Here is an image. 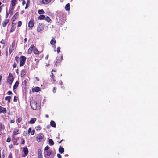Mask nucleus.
<instances>
[{
    "label": "nucleus",
    "instance_id": "nucleus-1",
    "mask_svg": "<svg viewBox=\"0 0 158 158\" xmlns=\"http://www.w3.org/2000/svg\"><path fill=\"white\" fill-rule=\"evenodd\" d=\"M26 58L25 56H21L20 58V64L19 66H23L26 60Z\"/></svg>",
    "mask_w": 158,
    "mask_h": 158
},
{
    "label": "nucleus",
    "instance_id": "nucleus-2",
    "mask_svg": "<svg viewBox=\"0 0 158 158\" xmlns=\"http://www.w3.org/2000/svg\"><path fill=\"white\" fill-rule=\"evenodd\" d=\"M30 104L33 110H35L37 109V102L36 101L33 100L31 101L30 102Z\"/></svg>",
    "mask_w": 158,
    "mask_h": 158
},
{
    "label": "nucleus",
    "instance_id": "nucleus-3",
    "mask_svg": "<svg viewBox=\"0 0 158 158\" xmlns=\"http://www.w3.org/2000/svg\"><path fill=\"white\" fill-rule=\"evenodd\" d=\"M14 80L13 77L11 73H10L7 77V82L10 85L12 84Z\"/></svg>",
    "mask_w": 158,
    "mask_h": 158
},
{
    "label": "nucleus",
    "instance_id": "nucleus-4",
    "mask_svg": "<svg viewBox=\"0 0 158 158\" xmlns=\"http://www.w3.org/2000/svg\"><path fill=\"white\" fill-rule=\"evenodd\" d=\"M44 136L42 133H40L38 134L36 137L37 141L38 142L41 141Z\"/></svg>",
    "mask_w": 158,
    "mask_h": 158
},
{
    "label": "nucleus",
    "instance_id": "nucleus-5",
    "mask_svg": "<svg viewBox=\"0 0 158 158\" xmlns=\"http://www.w3.org/2000/svg\"><path fill=\"white\" fill-rule=\"evenodd\" d=\"M44 29V24L39 23L37 28V31L39 32H41Z\"/></svg>",
    "mask_w": 158,
    "mask_h": 158
},
{
    "label": "nucleus",
    "instance_id": "nucleus-6",
    "mask_svg": "<svg viewBox=\"0 0 158 158\" xmlns=\"http://www.w3.org/2000/svg\"><path fill=\"white\" fill-rule=\"evenodd\" d=\"M56 71L55 70L53 69L51 71V74L50 75V77L52 79L53 81L55 82L56 81L55 79V75L56 74Z\"/></svg>",
    "mask_w": 158,
    "mask_h": 158
},
{
    "label": "nucleus",
    "instance_id": "nucleus-7",
    "mask_svg": "<svg viewBox=\"0 0 158 158\" xmlns=\"http://www.w3.org/2000/svg\"><path fill=\"white\" fill-rule=\"evenodd\" d=\"M63 59V56L62 55L60 57H57L56 59V61L55 63V64L56 66L60 64L61 63L62 60Z\"/></svg>",
    "mask_w": 158,
    "mask_h": 158
},
{
    "label": "nucleus",
    "instance_id": "nucleus-8",
    "mask_svg": "<svg viewBox=\"0 0 158 158\" xmlns=\"http://www.w3.org/2000/svg\"><path fill=\"white\" fill-rule=\"evenodd\" d=\"M34 21L33 19H31L28 23V27L31 29L34 26Z\"/></svg>",
    "mask_w": 158,
    "mask_h": 158
},
{
    "label": "nucleus",
    "instance_id": "nucleus-9",
    "mask_svg": "<svg viewBox=\"0 0 158 158\" xmlns=\"http://www.w3.org/2000/svg\"><path fill=\"white\" fill-rule=\"evenodd\" d=\"M52 0H40V2L42 4L47 5Z\"/></svg>",
    "mask_w": 158,
    "mask_h": 158
},
{
    "label": "nucleus",
    "instance_id": "nucleus-10",
    "mask_svg": "<svg viewBox=\"0 0 158 158\" xmlns=\"http://www.w3.org/2000/svg\"><path fill=\"white\" fill-rule=\"evenodd\" d=\"M15 49L14 44L13 43L11 45H10L9 48V54H10Z\"/></svg>",
    "mask_w": 158,
    "mask_h": 158
},
{
    "label": "nucleus",
    "instance_id": "nucleus-11",
    "mask_svg": "<svg viewBox=\"0 0 158 158\" xmlns=\"http://www.w3.org/2000/svg\"><path fill=\"white\" fill-rule=\"evenodd\" d=\"M16 23L12 22L11 24V27L10 30V32H13L16 28V27L15 26Z\"/></svg>",
    "mask_w": 158,
    "mask_h": 158
},
{
    "label": "nucleus",
    "instance_id": "nucleus-12",
    "mask_svg": "<svg viewBox=\"0 0 158 158\" xmlns=\"http://www.w3.org/2000/svg\"><path fill=\"white\" fill-rule=\"evenodd\" d=\"M9 19H5L2 23V26L3 27H5L9 23Z\"/></svg>",
    "mask_w": 158,
    "mask_h": 158
},
{
    "label": "nucleus",
    "instance_id": "nucleus-13",
    "mask_svg": "<svg viewBox=\"0 0 158 158\" xmlns=\"http://www.w3.org/2000/svg\"><path fill=\"white\" fill-rule=\"evenodd\" d=\"M34 48L35 47L34 45L33 44L31 45L28 50V53L29 54H31L33 50H34Z\"/></svg>",
    "mask_w": 158,
    "mask_h": 158
},
{
    "label": "nucleus",
    "instance_id": "nucleus-14",
    "mask_svg": "<svg viewBox=\"0 0 158 158\" xmlns=\"http://www.w3.org/2000/svg\"><path fill=\"white\" fill-rule=\"evenodd\" d=\"M6 112V108L0 106V113H2L3 114H5Z\"/></svg>",
    "mask_w": 158,
    "mask_h": 158
},
{
    "label": "nucleus",
    "instance_id": "nucleus-15",
    "mask_svg": "<svg viewBox=\"0 0 158 158\" xmlns=\"http://www.w3.org/2000/svg\"><path fill=\"white\" fill-rule=\"evenodd\" d=\"M36 118H31L28 123L30 124H33L36 121Z\"/></svg>",
    "mask_w": 158,
    "mask_h": 158
},
{
    "label": "nucleus",
    "instance_id": "nucleus-16",
    "mask_svg": "<svg viewBox=\"0 0 158 158\" xmlns=\"http://www.w3.org/2000/svg\"><path fill=\"white\" fill-rule=\"evenodd\" d=\"M19 133V130L16 128L15 129L13 132L12 136L13 135H16Z\"/></svg>",
    "mask_w": 158,
    "mask_h": 158
},
{
    "label": "nucleus",
    "instance_id": "nucleus-17",
    "mask_svg": "<svg viewBox=\"0 0 158 158\" xmlns=\"http://www.w3.org/2000/svg\"><path fill=\"white\" fill-rule=\"evenodd\" d=\"M56 43V40L55 38H53L50 41V44L53 47L55 46V44Z\"/></svg>",
    "mask_w": 158,
    "mask_h": 158
},
{
    "label": "nucleus",
    "instance_id": "nucleus-18",
    "mask_svg": "<svg viewBox=\"0 0 158 158\" xmlns=\"http://www.w3.org/2000/svg\"><path fill=\"white\" fill-rule=\"evenodd\" d=\"M33 53L35 54L38 55V56H39L41 53V52H39L38 49L36 48L35 47L33 50Z\"/></svg>",
    "mask_w": 158,
    "mask_h": 158
},
{
    "label": "nucleus",
    "instance_id": "nucleus-19",
    "mask_svg": "<svg viewBox=\"0 0 158 158\" xmlns=\"http://www.w3.org/2000/svg\"><path fill=\"white\" fill-rule=\"evenodd\" d=\"M19 15V13L17 12L13 16L12 20L13 22L15 21L16 20V19L18 17Z\"/></svg>",
    "mask_w": 158,
    "mask_h": 158
},
{
    "label": "nucleus",
    "instance_id": "nucleus-20",
    "mask_svg": "<svg viewBox=\"0 0 158 158\" xmlns=\"http://www.w3.org/2000/svg\"><path fill=\"white\" fill-rule=\"evenodd\" d=\"M23 151L24 152V154L27 155L28 154V150L27 148V147H25L23 148Z\"/></svg>",
    "mask_w": 158,
    "mask_h": 158
},
{
    "label": "nucleus",
    "instance_id": "nucleus-21",
    "mask_svg": "<svg viewBox=\"0 0 158 158\" xmlns=\"http://www.w3.org/2000/svg\"><path fill=\"white\" fill-rule=\"evenodd\" d=\"M12 97L10 96H6L5 98V99L6 101H8V103H10V99H11Z\"/></svg>",
    "mask_w": 158,
    "mask_h": 158
},
{
    "label": "nucleus",
    "instance_id": "nucleus-22",
    "mask_svg": "<svg viewBox=\"0 0 158 158\" xmlns=\"http://www.w3.org/2000/svg\"><path fill=\"white\" fill-rule=\"evenodd\" d=\"M32 90L33 92L35 91L36 92H38L41 91V89L38 87H36L32 89Z\"/></svg>",
    "mask_w": 158,
    "mask_h": 158
},
{
    "label": "nucleus",
    "instance_id": "nucleus-23",
    "mask_svg": "<svg viewBox=\"0 0 158 158\" xmlns=\"http://www.w3.org/2000/svg\"><path fill=\"white\" fill-rule=\"evenodd\" d=\"M26 71L25 70H22L21 71V77H23L26 75Z\"/></svg>",
    "mask_w": 158,
    "mask_h": 158
},
{
    "label": "nucleus",
    "instance_id": "nucleus-24",
    "mask_svg": "<svg viewBox=\"0 0 158 158\" xmlns=\"http://www.w3.org/2000/svg\"><path fill=\"white\" fill-rule=\"evenodd\" d=\"M19 82L18 81H16L15 83L14 84V86L13 87V90L16 89L17 87H18V86L19 85Z\"/></svg>",
    "mask_w": 158,
    "mask_h": 158
},
{
    "label": "nucleus",
    "instance_id": "nucleus-25",
    "mask_svg": "<svg viewBox=\"0 0 158 158\" xmlns=\"http://www.w3.org/2000/svg\"><path fill=\"white\" fill-rule=\"evenodd\" d=\"M50 124L51 126L52 127H56V124L55 122L52 120L50 123Z\"/></svg>",
    "mask_w": 158,
    "mask_h": 158
},
{
    "label": "nucleus",
    "instance_id": "nucleus-26",
    "mask_svg": "<svg viewBox=\"0 0 158 158\" xmlns=\"http://www.w3.org/2000/svg\"><path fill=\"white\" fill-rule=\"evenodd\" d=\"M59 151L60 153L62 154L64 152V149L61 146H60L59 149Z\"/></svg>",
    "mask_w": 158,
    "mask_h": 158
},
{
    "label": "nucleus",
    "instance_id": "nucleus-27",
    "mask_svg": "<svg viewBox=\"0 0 158 158\" xmlns=\"http://www.w3.org/2000/svg\"><path fill=\"white\" fill-rule=\"evenodd\" d=\"M17 0H11V4L12 6H14L16 4Z\"/></svg>",
    "mask_w": 158,
    "mask_h": 158
},
{
    "label": "nucleus",
    "instance_id": "nucleus-28",
    "mask_svg": "<svg viewBox=\"0 0 158 158\" xmlns=\"http://www.w3.org/2000/svg\"><path fill=\"white\" fill-rule=\"evenodd\" d=\"M65 9L66 11H69L70 10V4L67 3L65 6Z\"/></svg>",
    "mask_w": 158,
    "mask_h": 158
},
{
    "label": "nucleus",
    "instance_id": "nucleus-29",
    "mask_svg": "<svg viewBox=\"0 0 158 158\" xmlns=\"http://www.w3.org/2000/svg\"><path fill=\"white\" fill-rule=\"evenodd\" d=\"M45 16L44 15H40L38 17V19L40 20H42L44 19Z\"/></svg>",
    "mask_w": 158,
    "mask_h": 158
},
{
    "label": "nucleus",
    "instance_id": "nucleus-30",
    "mask_svg": "<svg viewBox=\"0 0 158 158\" xmlns=\"http://www.w3.org/2000/svg\"><path fill=\"white\" fill-rule=\"evenodd\" d=\"M49 143L50 145H53L54 144V143L53 140L50 139L49 140Z\"/></svg>",
    "mask_w": 158,
    "mask_h": 158
},
{
    "label": "nucleus",
    "instance_id": "nucleus-31",
    "mask_svg": "<svg viewBox=\"0 0 158 158\" xmlns=\"http://www.w3.org/2000/svg\"><path fill=\"white\" fill-rule=\"evenodd\" d=\"M5 128V126L4 125H2V123L0 122V130L2 131Z\"/></svg>",
    "mask_w": 158,
    "mask_h": 158
},
{
    "label": "nucleus",
    "instance_id": "nucleus-32",
    "mask_svg": "<svg viewBox=\"0 0 158 158\" xmlns=\"http://www.w3.org/2000/svg\"><path fill=\"white\" fill-rule=\"evenodd\" d=\"M13 142V145H17L18 143H17V140L16 139H14L12 140Z\"/></svg>",
    "mask_w": 158,
    "mask_h": 158
},
{
    "label": "nucleus",
    "instance_id": "nucleus-33",
    "mask_svg": "<svg viewBox=\"0 0 158 158\" xmlns=\"http://www.w3.org/2000/svg\"><path fill=\"white\" fill-rule=\"evenodd\" d=\"M37 57H38L41 59L43 57V54H42L41 53L40 54V55L39 56H38V55H36V56Z\"/></svg>",
    "mask_w": 158,
    "mask_h": 158
},
{
    "label": "nucleus",
    "instance_id": "nucleus-34",
    "mask_svg": "<svg viewBox=\"0 0 158 158\" xmlns=\"http://www.w3.org/2000/svg\"><path fill=\"white\" fill-rule=\"evenodd\" d=\"M38 13L39 14H42L44 13V12L43 9L39 10L38 11Z\"/></svg>",
    "mask_w": 158,
    "mask_h": 158
},
{
    "label": "nucleus",
    "instance_id": "nucleus-35",
    "mask_svg": "<svg viewBox=\"0 0 158 158\" xmlns=\"http://www.w3.org/2000/svg\"><path fill=\"white\" fill-rule=\"evenodd\" d=\"M45 19L48 22H49L51 21L50 18L48 16H47L46 18H45Z\"/></svg>",
    "mask_w": 158,
    "mask_h": 158
},
{
    "label": "nucleus",
    "instance_id": "nucleus-36",
    "mask_svg": "<svg viewBox=\"0 0 158 158\" xmlns=\"http://www.w3.org/2000/svg\"><path fill=\"white\" fill-rule=\"evenodd\" d=\"M52 153V152L51 150L48 151L46 153V155L47 156H49Z\"/></svg>",
    "mask_w": 158,
    "mask_h": 158
},
{
    "label": "nucleus",
    "instance_id": "nucleus-37",
    "mask_svg": "<svg viewBox=\"0 0 158 158\" xmlns=\"http://www.w3.org/2000/svg\"><path fill=\"white\" fill-rule=\"evenodd\" d=\"M22 23L21 21H19L18 22V25H17L18 27H20L22 25Z\"/></svg>",
    "mask_w": 158,
    "mask_h": 158
},
{
    "label": "nucleus",
    "instance_id": "nucleus-38",
    "mask_svg": "<svg viewBox=\"0 0 158 158\" xmlns=\"http://www.w3.org/2000/svg\"><path fill=\"white\" fill-rule=\"evenodd\" d=\"M35 129L36 130H40L41 129V127L40 125H38L37 127H35Z\"/></svg>",
    "mask_w": 158,
    "mask_h": 158
},
{
    "label": "nucleus",
    "instance_id": "nucleus-39",
    "mask_svg": "<svg viewBox=\"0 0 158 158\" xmlns=\"http://www.w3.org/2000/svg\"><path fill=\"white\" fill-rule=\"evenodd\" d=\"M22 119L21 118H19L17 120V122L18 123H20L22 121Z\"/></svg>",
    "mask_w": 158,
    "mask_h": 158
},
{
    "label": "nucleus",
    "instance_id": "nucleus-40",
    "mask_svg": "<svg viewBox=\"0 0 158 158\" xmlns=\"http://www.w3.org/2000/svg\"><path fill=\"white\" fill-rule=\"evenodd\" d=\"M18 98L15 96H14L13 101L15 102H17Z\"/></svg>",
    "mask_w": 158,
    "mask_h": 158
},
{
    "label": "nucleus",
    "instance_id": "nucleus-41",
    "mask_svg": "<svg viewBox=\"0 0 158 158\" xmlns=\"http://www.w3.org/2000/svg\"><path fill=\"white\" fill-rule=\"evenodd\" d=\"M60 49H61V48L60 47H58L57 48V53H60Z\"/></svg>",
    "mask_w": 158,
    "mask_h": 158
},
{
    "label": "nucleus",
    "instance_id": "nucleus-42",
    "mask_svg": "<svg viewBox=\"0 0 158 158\" xmlns=\"http://www.w3.org/2000/svg\"><path fill=\"white\" fill-rule=\"evenodd\" d=\"M11 141V138L10 136L8 137L7 140H6V142H10Z\"/></svg>",
    "mask_w": 158,
    "mask_h": 158
},
{
    "label": "nucleus",
    "instance_id": "nucleus-43",
    "mask_svg": "<svg viewBox=\"0 0 158 158\" xmlns=\"http://www.w3.org/2000/svg\"><path fill=\"white\" fill-rule=\"evenodd\" d=\"M38 155L40 154H42V151L40 149H39L38 150Z\"/></svg>",
    "mask_w": 158,
    "mask_h": 158
},
{
    "label": "nucleus",
    "instance_id": "nucleus-44",
    "mask_svg": "<svg viewBox=\"0 0 158 158\" xmlns=\"http://www.w3.org/2000/svg\"><path fill=\"white\" fill-rule=\"evenodd\" d=\"M19 57H18L17 56H16L15 57V60L17 63H18L19 62Z\"/></svg>",
    "mask_w": 158,
    "mask_h": 158
},
{
    "label": "nucleus",
    "instance_id": "nucleus-45",
    "mask_svg": "<svg viewBox=\"0 0 158 158\" xmlns=\"http://www.w3.org/2000/svg\"><path fill=\"white\" fill-rule=\"evenodd\" d=\"M22 142H21V144H24L25 143V140L24 138H22L21 139Z\"/></svg>",
    "mask_w": 158,
    "mask_h": 158
},
{
    "label": "nucleus",
    "instance_id": "nucleus-46",
    "mask_svg": "<svg viewBox=\"0 0 158 158\" xmlns=\"http://www.w3.org/2000/svg\"><path fill=\"white\" fill-rule=\"evenodd\" d=\"M8 158H12V154L11 153H10L8 156Z\"/></svg>",
    "mask_w": 158,
    "mask_h": 158
},
{
    "label": "nucleus",
    "instance_id": "nucleus-47",
    "mask_svg": "<svg viewBox=\"0 0 158 158\" xmlns=\"http://www.w3.org/2000/svg\"><path fill=\"white\" fill-rule=\"evenodd\" d=\"M31 127L29 128L28 130L27 133L28 134H29L31 131Z\"/></svg>",
    "mask_w": 158,
    "mask_h": 158
},
{
    "label": "nucleus",
    "instance_id": "nucleus-48",
    "mask_svg": "<svg viewBox=\"0 0 158 158\" xmlns=\"http://www.w3.org/2000/svg\"><path fill=\"white\" fill-rule=\"evenodd\" d=\"M12 92L11 91H8L7 93V94H8V95H11V94H12Z\"/></svg>",
    "mask_w": 158,
    "mask_h": 158
},
{
    "label": "nucleus",
    "instance_id": "nucleus-49",
    "mask_svg": "<svg viewBox=\"0 0 158 158\" xmlns=\"http://www.w3.org/2000/svg\"><path fill=\"white\" fill-rule=\"evenodd\" d=\"M49 147L48 146V145H47L44 148V150H48V149H49Z\"/></svg>",
    "mask_w": 158,
    "mask_h": 158
},
{
    "label": "nucleus",
    "instance_id": "nucleus-50",
    "mask_svg": "<svg viewBox=\"0 0 158 158\" xmlns=\"http://www.w3.org/2000/svg\"><path fill=\"white\" fill-rule=\"evenodd\" d=\"M56 87H54L52 91L54 93H56Z\"/></svg>",
    "mask_w": 158,
    "mask_h": 158
},
{
    "label": "nucleus",
    "instance_id": "nucleus-51",
    "mask_svg": "<svg viewBox=\"0 0 158 158\" xmlns=\"http://www.w3.org/2000/svg\"><path fill=\"white\" fill-rule=\"evenodd\" d=\"M17 66L16 63L15 62H14V64L13 65V68H16Z\"/></svg>",
    "mask_w": 158,
    "mask_h": 158
},
{
    "label": "nucleus",
    "instance_id": "nucleus-52",
    "mask_svg": "<svg viewBox=\"0 0 158 158\" xmlns=\"http://www.w3.org/2000/svg\"><path fill=\"white\" fill-rule=\"evenodd\" d=\"M57 156L58 158H61L62 156L61 155L59 154H57Z\"/></svg>",
    "mask_w": 158,
    "mask_h": 158
},
{
    "label": "nucleus",
    "instance_id": "nucleus-53",
    "mask_svg": "<svg viewBox=\"0 0 158 158\" xmlns=\"http://www.w3.org/2000/svg\"><path fill=\"white\" fill-rule=\"evenodd\" d=\"M59 85H62L63 84V82L61 81H59Z\"/></svg>",
    "mask_w": 158,
    "mask_h": 158
},
{
    "label": "nucleus",
    "instance_id": "nucleus-54",
    "mask_svg": "<svg viewBox=\"0 0 158 158\" xmlns=\"http://www.w3.org/2000/svg\"><path fill=\"white\" fill-rule=\"evenodd\" d=\"M35 133V130H33L31 131V135H33Z\"/></svg>",
    "mask_w": 158,
    "mask_h": 158
},
{
    "label": "nucleus",
    "instance_id": "nucleus-55",
    "mask_svg": "<svg viewBox=\"0 0 158 158\" xmlns=\"http://www.w3.org/2000/svg\"><path fill=\"white\" fill-rule=\"evenodd\" d=\"M26 3L25 1L24 0H23L22 1V4L23 6H24Z\"/></svg>",
    "mask_w": 158,
    "mask_h": 158
},
{
    "label": "nucleus",
    "instance_id": "nucleus-56",
    "mask_svg": "<svg viewBox=\"0 0 158 158\" xmlns=\"http://www.w3.org/2000/svg\"><path fill=\"white\" fill-rule=\"evenodd\" d=\"M38 158H42V154L38 155Z\"/></svg>",
    "mask_w": 158,
    "mask_h": 158
},
{
    "label": "nucleus",
    "instance_id": "nucleus-57",
    "mask_svg": "<svg viewBox=\"0 0 158 158\" xmlns=\"http://www.w3.org/2000/svg\"><path fill=\"white\" fill-rule=\"evenodd\" d=\"M34 61H36V63H38L39 62L38 59L36 58H35L34 59Z\"/></svg>",
    "mask_w": 158,
    "mask_h": 158
},
{
    "label": "nucleus",
    "instance_id": "nucleus-58",
    "mask_svg": "<svg viewBox=\"0 0 158 158\" xmlns=\"http://www.w3.org/2000/svg\"><path fill=\"white\" fill-rule=\"evenodd\" d=\"M9 16V13H6V18H7Z\"/></svg>",
    "mask_w": 158,
    "mask_h": 158
},
{
    "label": "nucleus",
    "instance_id": "nucleus-59",
    "mask_svg": "<svg viewBox=\"0 0 158 158\" xmlns=\"http://www.w3.org/2000/svg\"><path fill=\"white\" fill-rule=\"evenodd\" d=\"M15 120H10V123H14Z\"/></svg>",
    "mask_w": 158,
    "mask_h": 158
},
{
    "label": "nucleus",
    "instance_id": "nucleus-60",
    "mask_svg": "<svg viewBox=\"0 0 158 158\" xmlns=\"http://www.w3.org/2000/svg\"><path fill=\"white\" fill-rule=\"evenodd\" d=\"M49 56L48 55H47L45 57V59L46 60H47Z\"/></svg>",
    "mask_w": 158,
    "mask_h": 158
},
{
    "label": "nucleus",
    "instance_id": "nucleus-61",
    "mask_svg": "<svg viewBox=\"0 0 158 158\" xmlns=\"http://www.w3.org/2000/svg\"><path fill=\"white\" fill-rule=\"evenodd\" d=\"M2 78V76L1 75H0V85L1 84V80Z\"/></svg>",
    "mask_w": 158,
    "mask_h": 158
},
{
    "label": "nucleus",
    "instance_id": "nucleus-62",
    "mask_svg": "<svg viewBox=\"0 0 158 158\" xmlns=\"http://www.w3.org/2000/svg\"><path fill=\"white\" fill-rule=\"evenodd\" d=\"M28 7V3H27L26 4V7H25V9H26L27 8V7Z\"/></svg>",
    "mask_w": 158,
    "mask_h": 158
},
{
    "label": "nucleus",
    "instance_id": "nucleus-63",
    "mask_svg": "<svg viewBox=\"0 0 158 158\" xmlns=\"http://www.w3.org/2000/svg\"><path fill=\"white\" fill-rule=\"evenodd\" d=\"M2 10V6H0V13L1 12Z\"/></svg>",
    "mask_w": 158,
    "mask_h": 158
},
{
    "label": "nucleus",
    "instance_id": "nucleus-64",
    "mask_svg": "<svg viewBox=\"0 0 158 158\" xmlns=\"http://www.w3.org/2000/svg\"><path fill=\"white\" fill-rule=\"evenodd\" d=\"M19 69H17L16 70V72L18 74L19 72Z\"/></svg>",
    "mask_w": 158,
    "mask_h": 158
}]
</instances>
